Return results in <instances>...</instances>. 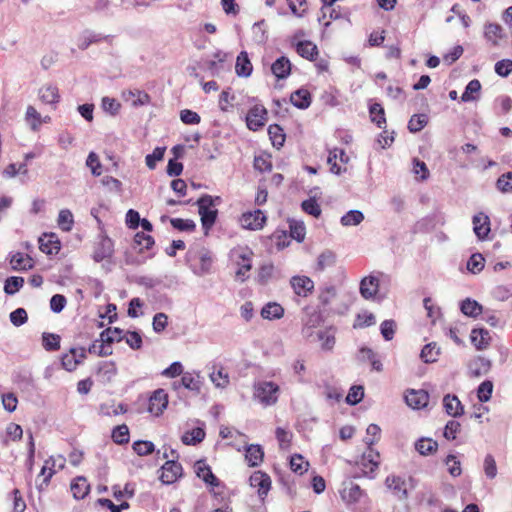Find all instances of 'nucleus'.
<instances>
[{
    "mask_svg": "<svg viewBox=\"0 0 512 512\" xmlns=\"http://www.w3.org/2000/svg\"><path fill=\"white\" fill-rule=\"evenodd\" d=\"M219 199V197L214 199L211 195L206 194L200 197L196 202L205 234L208 233L216 222L218 211L213 207L215 206V201H218Z\"/></svg>",
    "mask_w": 512,
    "mask_h": 512,
    "instance_id": "nucleus-1",
    "label": "nucleus"
},
{
    "mask_svg": "<svg viewBox=\"0 0 512 512\" xmlns=\"http://www.w3.org/2000/svg\"><path fill=\"white\" fill-rule=\"evenodd\" d=\"M279 390L272 381H260L254 384V397L264 406H271L277 402Z\"/></svg>",
    "mask_w": 512,
    "mask_h": 512,
    "instance_id": "nucleus-2",
    "label": "nucleus"
},
{
    "mask_svg": "<svg viewBox=\"0 0 512 512\" xmlns=\"http://www.w3.org/2000/svg\"><path fill=\"white\" fill-rule=\"evenodd\" d=\"M194 260L196 263L191 264L193 273L197 276H204L210 273L213 258L210 251L205 248H201L193 254H189V260Z\"/></svg>",
    "mask_w": 512,
    "mask_h": 512,
    "instance_id": "nucleus-3",
    "label": "nucleus"
},
{
    "mask_svg": "<svg viewBox=\"0 0 512 512\" xmlns=\"http://www.w3.org/2000/svg\"><path fill=\"white\" fill-rule=\"evenodd\" d=\"M231 259L238 266L236 276L244 281L246 279V273L251 270V256L252 252L248 248H234L230 253Z\"/></svg>",
    "mask_w": 512,
    "mask_h": 512,
    "instance_id": "nucleus-4",
    "label": "nucleus"
},
{
    "mask_svg": "<svg viewBox=\"0 0 512 512\" xmlns=\"http://www.w3.org/2000/svg\"><path fill=\"white\" fill-rule=\"evenodd\" d=\"M229 57V54L222 51L217 50L212 59H206L201 62V68L208 72V74L212 77L219 76L223 71H225V63Z\"/></svg>",
    "mask_w": 512,
    "mask_h": 512,
    "instance_id": "nucleus-5",
    "label": "nucleus"
},
{
    "mask_svg": "<svg viewBox=\"0 0 512 512\" xmlns=\"http://www.w3.org/2000/svg\"><path fill=\"white\" fill-rule=\"evenodd\" d=\"M266 222L264 213L257 209L255 211L245 212L240 217V224L243 228L249 230H258L263 228Z\"/></svg>",
    "mask_w": 512,
    "mask_h": 512,
    "instance_id": "nucleus-6",
    "label": "nucleus"
},
{
    "mask_svg": "<svg viewBox=\"0 0 512 512\" xmlns=\"http://www.w3.org/2000/svg\"><path fill=\"white\" fill-rule=\"evenodd\" d=\"M341 499L348 506L356 505L360 503L362 499H366V493L360 488L359 485L350 483L348 486L344 487L340 492Z\"/></svg>",
    "mask_w": 512,
    "mask_h": 512,
    "instance_id": "nucleus-7",
    "label": "nucleus"
},
{
    "mask_svg": "<svg viewBox=\"0 0 512 512\" xmlns=\"http://www.w3.org/2000/svg\"><path fill=\"white\" fill-rule=\"evenodd\" d=\"M267 110L261 105L252 107L247 116L246 122L250 130L256 131L265 125Z\"/></svg>",
    "mask_w": 512,
    "mask_h": 512,
    "instance_id": "nucleus-8",
    "label": "nucleus"
},
{
    "mask_svg": "<svg viewBox=\"0 0 512 512\" xmlns=\"http://www.w3.org/2000/svg\"><path fill=\"white\" fill-rule=\"evenodd\" d=\"M161 470L160 480L164 484H172L182 475V466L175 460L166 461Z\"/></svg>",
    "mask_w": 512,
    "mask_h": 512,
    "instance_id": "nucleus-9",
    "label": "nucleus"
},
{
    "mask_svg": "<svg viewBox=\"0 0 512 512\" xmlns=\"http://www.w3.org/2000/svg\"><path fill=\"white\" fill-rule=\"evenodd\" d=\"M168 405V395L163 389L153 392L149 398L148 410L151 414L159 416L163 413Z\"/></svg>",
    "mask_w": 512,
    "mask_h": 512,
    "instance_id": "nucleus-10",
    "label": "nucleus"
},
{
    "mask_svg": "<svg viewBox=\"0 0 512 512\" xmlns=\"http://www.w3.org/2000/svg\"><path fill=\"white\" fill-rule=\"evenodd\" d=\"M250 485L258 489V495L263 501L271 488V479L266 473L255 471L250 476Z\"/></svg>",
    "mask_w": 512,
    "mask_h": 512,
    "instance_id": "nucleus-11",
    "label": "nucleus"
},
{
    "mask_svg": "<svg viewBox=\"0 0 512 512\" xmlns=\"http://www.w3.org/2000/svg\"><path fill=\"white\" fill-rule=\"evenodd\" d=\"M114 252L113 241L106 235H101L99 237V241L93 252V259L96 262H101L102 260L109 258L112 256Z\"/></svg>",
    "mask_w": 512,
    "mask_h": 512,
    "instance_id": "nucleus-12",
    "label": "nucleus"
},
{
    "mask_svg": "<svg viewBox=\"0 0 512 512\" xmlns=\"http://www.w3.org/2000/svg\"><path fill=\"white\" fill-rule=\"evenodd\" d=\"M173 385L175 388L183 386L187 390H190L195 393H200L202 386V378L199 372H185L181 377L180 383L177 384L176 382H174Z\"/></svg>",
    "mask_w": 512,
    "mask_h": 512,
    "instance_id": "nucleus-13",
    "label": "nucleus"
},
{
    "mask_svg": "<svg viewBox=\"0 0 512 512\" xmlns=\"http://www.w3.org/2000/svg\"><path fill=\"white\" fill-rule=\"evenodd\" d=\"M290 284L300 297H307L314 289V282L307 276H293Z\"/></svg>",
    "mask_w": 512,
    "mask_h": 512,
    "instance_id": "nucleus-14",
    "label": "nucleus"
},
{
    "mask_svg": "<svg viewBox=\"0 0 512 512\" xmlns=\"http://www.w3.org/2000/svg\"><path fill=\"white\" fill-rule=\"evenodd\" d=\"M407 405L413 409H421L427 406L429 394L424 390H411L405 395Z\"/></svg>",
    "mask_w": 512,
    "mask_h": 512,
    "instance_id": "nucleus-15",
    "label": "nucleus"
},
{
    "mask_svg": "<svg viewBox=\"0 0 512 512\" xmlns=\"http://www.w3.org/2000/svg\"><path fill=\"white\" fill-rule=\"evenodd\" d=\"M360 294L366 299H372L379 290V279L375 276L369 275L364 277L360 282Z\"/></svg>",
    "mask_w": 512,
    "mask_h": 512,
    "instance_id": "nucleus-16",
    "label": "nucleus"
},
{
    "mask_svg": "<svg viewBox=\"0 0 512 512\" xmlns=\"http://www.w3.org/2000/svg\"><path fill=\"white\" fill-rule=\"evenodd\" d=\"M484 37L492 46L497 47L506 34L499 24L488 23L484 27Z\"/></svg>",
    "mask_w": 512,
    "mask_h": 512,
    "instance_id": "nucleus-17",
    "label": "nucleus"
},
{
    "mask_svg": "<svg viewBox=\"0 0 512 512\" xmlns=\"http://www.w3.org/2000/svg\"><path fill=\"white\" fill-rule=\"evenodd\" d=\"M9 263L14 271H27L33 267L32 258L22 252L10 254Z\"/></svg>",
    "mask_w": 512,
    "mask_h": 512,
    "instance_id": "nucleus-18",
    "label": "nucleus"
},
{
    "mask_svg": "<svg viewBox=\"0 0 512 512\" xmlns=\"http://www.w3.org/2000/svg\"><path fill=\"white\" fill-rule=\"evenodd\" d=\"M473 230L476 236L483 240L490 232V220L489 217L480 212L473 216Z\"/></svg>",
    "mask_w": 512,
    "mask_h": 512,
    "instance_id": "nucleus-19",
    "label": "nucleus"
},
{
    "mask_svg": "<svg viewBox=\"0 0 512 512\" xmlns=\"http://www.w3.org/2000/svg\"><path fill=\"white\" fill-rule=\"evenodd\" d=\"M385 484L399 499H405L407 497L406 482L402 477L390 475L386 478Z\"/></svg>",
    "mask_w": 512,
    "mask_h": 512,
    "instance_id": "nucleus-20",
    "label": "nucleus"
},
{
    "mask_svg": "<svg viewBox=\"0 0 512 512\" xmlns=\"http://www.w3.org/2000/svg\"><path fill=\"white\" fill-rule=\"evenodd\" d=\"M291 67L290 60L285 56H281L271 65V71L278 80H281L286 79L290 75Z\"/></svg>",
    "mask_w": 512,
    "mask_h": 512,
    "instance_id": "nucleus-21",
    "label": "nucleus"
},
{
    "mask_svg": "<svg viewBox=\"0 0 512 512\" xmlns=\"http://www.w3.org/2000/svg\"><path fill=\"white\" fill-rule=\"evenodd\" d=\"M311 341L318 340L321 342V348L325 351H331L335 345V329L333 327L320 330L316 333L315 338Z\"/></svg>",
    "mask_w": 512,
    "mask_h": 512,
    "instance_id": "nucleus-22",
    "label": "nucleus"
},
{
    "mask_svg": "<svg viewBox=\"0 0 512 512\" xmlns=\"http://www.w3.org/2000/svg\"><path fill=\"white\" fill-rule=\"evenodd\" d=\"M253 66L246 51H241L236 58L235 72L239 77H249Z\"/></svg>",
    "mask_w": 512,
    "mask_h": 512,
    "instance_id": "nucleus-23",
    "label": "nucleus"
},
{
    "mask_svg": "<svg viewBox=\"0 0 512 512\" xmlns=\"http://www.w3.org/2000/svg\"><path fill=\"white\" fill-rule=\"evenodd\" d=\"M443 406L446 413L452 417H459L464 413V408L455 395H445L443 398Z\"/></svg>",
    "mask_w": 512,
    "mask_h": 512,
    "instance_id": "nucleus-24",
    "label": "nucleus"
},
{
    "mask_svg": "<svg viewBox=\"0 0 512 512\" xmlns=\"http://www.w3.org/2000/svg\"><path fill=\"white\" fill-rule=\"evenodd\" d=\"M336 160H340L342 163H348L349 157L343 149L335 148L329 152L327 162L331 166L330 171L334 174H341L342 170L337 165Z\"/></svg>",
    "mask_w": 512,
    "mask_h": 512,
    "instance_id": "nucleus-25",
    "label": "nucleus"
},
{
    "mask_svg": "<svg viewBox=\"0 0 512 512\" xmlns=\"http://www.w3.org/2000/svg\"><path fill=\"white\" fill-rule=\"evenodd\" d=\"M39 98L46 104H57L60 99L59 90L55 85H44L39 89Z\"/></svg>",
    "mask_w": 512,
    "mask_h": 512,
    "instance_id": "nucleus-26",
    "label": "nucleus"
},
{
    "mask_svg": "<svg viewBox=\"0 0 512 512\" xmlns=\"http://www.w3.org/2000/svg\"><path fill=\"white\" fill-rule=\"evenodd\" d=\"M322 317L319 313L313 312L307 316L303 321L302 335L306 339H311L314 336L313 329L320 325Z\"/></svg>",
    "mask_w": 512,
    "mask_h": 512,
    "instance_id": "nucleus-27",
    "label": "nucleus"
},
{
    "mask_svg": "<svg viewBox=\"0 0 512 512\" xmlns=\"http://www.w3.org/2000/svg\"><path fill=\"white\" fill-rule=\"evenodd\" d=\"M71 492L76 499H83L89 493L90 485L83 476L76 477L70 486Z\"/></svg>",
    "mask_w": 512,
    "mask_h": 512,
    "instance_id": "nucleus-28",
    "label": "nucleus"
},
{
    "mask_svg": "<svg viewBox=\"0 0 512 512\" xmlns=\"http://www.w3.org/2000/svg\"><path fill=\"white\" fill-rule=\"evenodd\" d=\"M471 342L477 350L486 349L490 342V334L485 329H473L471 332Z\"/></svg>",
    "mask_w": 512,
    "mask_h": 512,
    "instance_id": "nucleus-29",
    "label": "nucleus"
},
{
    "mask_svg": "<svg viewBox=\"0 0 512 512\" xmlns=\"http://www.w3.org/2000/svg\"><path fill=\"white\" fill-rule=\"evenodd\" d=\"M290 101L295 107L306 109L311 104V95L307 89L301 88L291 94Z\"/></svg>",
    "mask_w": 512,
    "mask_h": 512,
    "instance_id": "nucleus-30",
    "label": "nucleus"
},
{
    "mask_svg": "<svg viewBox=\"0 0 512 512\" xmlns=\"http://www.w3.org/2000/svg\"><path fill=\"white\" fill-rule=\"evenodd\" d=\"M263 457L264 452L260 445L251 444L247 446L245 458L249 466L256 467L260 465L263 461Z\"/></svg>",
    "mask_w": 512,
    "mask_h": 512,
    "instance_id": "nucleus-31",
    "label": "nucleus"
},
{
    "mask_svg": "<svg viewBox=\"0 0 512 512\" xmlns=\"http://www.w3.org/2000/svg\"><path fill=\"white\" fill-rule=\"evenodd\" d=\"M195 468L197 476L201 478L205 483L212 486H218V479L212 473L210 467L207 466L203 461H198L195 465Z\"/></svg>",
    "mask_w": 512,
    "mask_h": 512,
    "instance_id": "nucleus-32",
    "label": "nucleus"
},
{
    "mask_svg": "<svg viewBox=\"0 0 512 512\" xmlns=\"http://www.w3.org/2000/svg\"><path fill=\"white\" fill-rule=\"evenodd\" d=\"M460 309L464 315L472 318H476L483 311L482 305L471 298H466L463 300L460 304Z\"/></svg>",
    "mask_w": 512,
    "mask_h": 512,
    "instance_id": "nucleus-33",
    "label": "nucleus"
},
{
    "mask_svg": "<svg viewBox=\"0 0 512 512\" xmlns=\"http://www.w3.org/2000/svg\"><path fill=\"white\" fill-rule=\"evenodd\" d=\"M283 315L284 308L276 302L267 303L261 310V316L268 320L280 319Z\"/></svg>",
    "mask_w": 512,
    "mask_h": 512,
    "instance_id": "nucleus-34",
    "label": "nucleus"
},
{
    "mask_svg": "<svg viewBox=\"0 0 512 512\" xmlns=\"http://www.w3.org/2000/svg\"><path fill=\"white\" fill-rule=\"evenodd\" d=\"M297 53L308 60H314L318 55V48L311 41H299L296 44Z\"/></svg>",
    "mask_w": 512,
    "mask_h": 512,
    "instance_id": "nucleus-35",
    "label": "nucleus"
},
{
    "mask_svg": "<svg viewBox=\"0 0 512 512\" xmlns=\"http://www.w3.org/2000/svg\"><path fill=\"white\" fill-rule=\"evenodd\" d=\"M438 443L431 438H420L415 442L416 451L423 456H428L437 451Z\"/></svg>",
    "mask_w": 512,
    "mask_h": 512,
    "instance_id": "nucleus-36",
    "label": "nucleus"
},
{
    "mask_svg": "<svg viewBox=\"0 0 512 512\" xmlns=\"http://www.w3.org/2000/svg\"><path fill=\"white\" fill-rule=\"evenodd\" d=\"M103 37L93 31H84L78 39V48L86 50L91 44L100 42Z\"/></svg>",
    "mask_w": 512,
    "mask_h": 512,
    "instance_id": "nucleus-37",
    "label": "nucleus"
},
{
    "mask_svg": "<svg viewBox=\"0 0 512 512\" xmlns=\"http://www.w3.org/2000/svg\"><path fill=\"white\" fill-rule=\"evenodd\" d=\"M371 121L375 123L379 128H383L386 124L384 108L379 103H374L369 108Z\"/></svg>",
    "mask_w": 512,
    "mask_h": 512,
    "instance_id": "nucleus-38",
    "label": "nucleus"
},
{
    "mask_svg": "<svg viewBox=\"0 0 512 512\" xmlns=\"http://www.w3.org/2000/svg\"><path fill=\"white\" fill-rule=\"evenodd\" d=\"M61 364L65 370L74 371L80 364V359L77 358V349L71 348L69 353L64 354L61 358Z\"/></svg>",
    "mask_w": 512,
    "mask_h": 512,
    "instance_id": "nucleus-39",
    "label": "nucleus"
},
{
    "mask_svg": "<svg viewBox=\"0 0 512 512\" xmlns=\"http://www.w3.org/2000/svg\"><path fill=\"white\" fill-rule=\"evenodd\" d=\"M481 90V83L477 79L471 80L467 86L465 87V90L461 96V100L463 102H471L477 99L474 94H478Z\"/></svg>",
    "mask_w": 512,
    "mask_h": 512,
    "instance_id": "nucleus-40",
    "label": "nucleus"
},
{
    "mask_svg": "<svg viewBox=\"0 0 512 512\" xmlns=\"http://www.w3.org/2000/svg\"><path fill=\"white\" fill-rule=\"evenodd\" d=\"M57 465V460L55 457L51 456L47 460H45L44 465L41 468L40 475H45V471H49L46 478L43 479V483L39 485V489H43V485L48 486L50 479L55 474V467Z\"/></svg>",
    "mask_w": 512,
    "mask_h": 512,
    "instance_id": "nucleus-41",
    "label": "nucleus"
},
{
    "mask_svg": "<svg viewBox=\"0 0 512 512\" xmlns=\"http://www.w3.org/2000/svg\"><path fill=\"white\" fill-rule=\"evenodd\" d=\"M205 438V431L200 428H194L191 431L186 432L182 436V442L185 445H196L197 443H200Z\"/></svg>",
    "mask_w": 512,
    "mask_h": 512,
    "instance_id": "nucleus-42",
    "label": "nucleus"
},
{
    "mask_svg": "<svg viewBox=\"0 0 512 512\" xmlns=\"http://www.w3.org/2000/svg\"><path fill=\"white\" fill-rule=\"evenodd\" d=\"M364 220V214L360 210H350L341 217L343 226H357Z\"/></svg>",
    "mask_w": 512,
    "mask_h": 512,
    "instance_id": "nucleus-43",
    "label": "nucleus"
},
{
    "mask_svg": "<svg viewBox=\"0 0 512 512\" xmlns=\"http://www.w3.org/2000/svg\"><path fill=\"white\" fill-rule=\"evenodd\" d=\"M440 348L437 347L436 343H429L421 350L420 357L425 363H433L439 356Z\"/></svg>",
    "mask_w": 512,
    "mask_h": 512,
    "instance_id": "nucleus-44",
    "label": "nucleus"
},
{
    "mask_svg": "<svg viewBox=\"0 0 512 512\" xmlns=\"http://www.w3.org/2000/svg\"><path fill=\"white\" fill-rule=\"evenodd\" d=\"M336 262V255L330 251H323L317 259V270L324 271L325 269L334 266Z\"/></svg>",
    "mask_w": 512,
    "mask_h": 512,
    "instance_id": "nucleus-45",
    "label": "nucleus"
},
{
    "mask_svg": "<svg viewBox=\"0 0 512 512\" xmlns=\"http://www.w3.org/2000/svg\"><path fill=\"white\" fill-rule=\"evenodd\" d=\"M268 134L274 147L280 148L283 146L285 142V134L279 125H270L268 128Z\"/></svg>",
    "mask_w": 512,
    "mask_h": 512,
    "instance_id": "nucleus-46",
    "label": "nucleus"
},
{
    "mask_svg": "<svg viewBox=\"0 0 512 512\" xmlns=\"http://www.w3.org/2000/svg\"><path fill=\"white\" fill-rule=\"evenodd\" d=\"M57 223L61 230L66 232L71 231L74 224V217L72 212L68 209L60 210Z\"/></svg>",
    "mask_w": 512,
    "mask_h": 512,
    "instance_id": "nucleus-47",
    "label": "nucleus"
},
{
    "mask_svg": "<svg viewBox=\"0 0 512 512\" xmlns=\"http://www.w3.org/2000/svg\"><path fill=\"white\" fill-rule=\"evenodd\" d=\"M101 340L106 342L109 346L114 342H120L123 336V330L119 328H108L101 332Z\"/></svg>",
    "mask_w": 512,
    "mask_h": 512,
    "instance_id": "nucleus-48",
    "label": "nucleus"
},
{
    "mask_svg": "<svg viewBox=\"0 0 512 512\" xmlns=\"http://www.w3.org/2000/svg\"><path fill=\"white\" fill-rule=\"evenodd\" d=\"M25 118L34 131H37L42 124L41 114L31 105L26 109Z\"/></svg>",
    "mask_w": 512,
    "mask_h": 512,
    "instance_id": "nucleus-49",
    "label": "nucleus"
},
{
    "mask_svg": "<svg viewBox=\"0 0 512 512\" xmlns=\"http://www.w3.org/2000/svg\"><path fill=\"white\" fill-rule=\"evenodd\" d=\"M126 100H131L132 106L138 107L146 105L150 102V96L140 90L129 91Z\"/></svg>",
    "mask_w": 512,
    "mask_h": 512,
    "instance_id": "nucleus-50",
    "label": "nucleus"
},
{
    "mask_svg": "<svg viewBox=\"0 0 512 512\" xmlns=\"http://www.w3.org/2000/svg\"><path fill=\"white\" fill-rule=\"evenodd\" d=\"M42 344L47 351H56L60 348V336L53 333L42 334Z\"/></svg>",
    "mask_w": 512,
    "mask_h": 512,
    "instance_id": "nucleus-51",
    "label": "nucleus"
},
{
    "mask_svg": "<svg viewBox=\"0 0 512 512\" xmlns=\"http://www.w3.org/2000/svg\"><path fill=\"white\" fill-rule=\"evenodd\" d=\"M485 259L480 253H474L470 256L467 261V269L473 273L477 274L481 272L484 268Z\"/></svg>",
    "mask_w": 512,
    "mask_h": 512,
    "instance_id": "nucleus-52",
    "label": "nucleus"
},
{
    "mask_svg": "<svg viewBox=\"0 0 512 512\" xmlns=\"http://www.w3.org/2000/svg\"><path fill=\"white\" fill-rule=\"evenodd\" d=\"M264 24L265 22L262 20L252 26L253 41L257 44H264L268 38Z\"/></svg>",
    "mask_w": 512,
    "mask_h": 512,
    "instance_id": "nucleus-53",
    "label": "nucleus"
},
{
    "mask_svg": "<svg viewBox=\"0 0 512 512\" xmlns=\"http://www.w3.org/2000/svg\"><path fill=\"white\" fill-rule=\"evenodd\" d=\"M210 380L217 388H225L229 384V375L221 367L210 374Z\"/></svg>",
    "mask_w": 512,
    "mask_h": 512,
    "instance_id": "nucleus-54",
    "label": "nucleus"
},
{
    "mask_svg": "<svg viewBox=\"0 0 512 512\" xmlns=\"http://www.w3.org/2000/svg\"><path fill=\"white\" fill-rule=\"evenodd\" d=\"M24 285V279L22 277L11 276L5 281L4 291L8 295H13Z\"/></svg>",
    "mask_w": 512,
    "mask_h": 512,
    "instance_id": "nucleus-55",
    "label": "nucleus"
},
{
    "mask_svg": "<svg viewBox=\"0 0 512 512\" xmlns=\"http://www.w3.org/2000/svg\"><path fill=\"white\" fill-rule=\"evenodd\" d=\"M427 124V116L425 114H414L409 122L408 129L412 133L421 131Z\"/></svg>",
    "mask_w": 512,
    "mask_h": 512,
    "instance_id": "nucleus-56",
    "label": "nucleus"
},
{
    "mask_svg": "<svg viewBox=\"0 0 512 512\" xmlns=\"http://www.w3.org/2000/svg\"><path fill=\"white\" fill-rule=\"evenodd\" d=\"M112 439L117 444H125L129 441V429L125 424L118 425L112 431Z\"/></svg>",
    "mask_w": 512,
    "mask_h": 512,
    "instance_id": "nucleus-57",
    "label": "nucleus"
},
{
    "mask_svg": "<svg viewBox=\"0 0 512 512\" xmlns=\"http://www.w3.org/2000/svg\"><path fill=\"white\" fill-rule=\"evenodd\" d=\"M336 295V287L333 285H329L320 289L318 299L323 306H327L332 302Z\"/></svg>",
    "mask_w": 512,
    "mask_h": 512,
    "instance_id": "nucleus-58",
    "label": "nucleus"
},
{
    "mask_svg": "<svg viewBox=\"0 0 512 512\" xmlns=\"http://www.w3.org/2000/svg\"><path fill=\"white\" fill-rule=\"evenodd\" d=\"M89 353L96 354L98 356H109L112 354V348L106 342H103L101 339L95 341L92 345H90L88 349Z\"/></svg>",
    "mask_w": 512,
    "mask_h": 512,
    "instance_id": "nucleus-59",
    "label": "nucleus"
},
{
    "mask_svg": "<svg viewBox=\"0 0 512 512\" xmlns=\"http://www.w3.org/2000/svg\"><path fill=\"white\" fill-rule=\"evenodd\" d=\"M309 463L304 460V457L300 454H294L290 460V467L292 471L298 474H303L307 471Z\"/></svg>",
    "mask_w": 512,
    "mask_h": 512,
    "instance_id": "nucleus-60",
    "label": "nucleus"
},
{
    "mask_svg": "<svg viewBox=\"0 0 512 512\" xmlns=\"http://www.w3.org/2000/svg\"><path fill=\"white\" fill-rule=\"evenodd\" d=\"M165 150V147H156L151 154L146 155L145 163L149 169H155L157 162L163 159Z\"/></svg>",
    "mask_w": 512,
    "mask_h": 512,
    "instance_id": "nucleus-61",
    "label": "nucleus"
},
{
    "mask_svg": "<svg viewBox=\"0 0 512 512\" xmlns=\"http://www.w3.org/2000/svg\"><path fill=\"white\" fill-rule=\"evenodd\" d=\"M493 392V383L489 380L483 381L477 389V397L480 402H487L490 400Z\"/></svg>",
    "mask_w": 512,
    "mask_h": 512,
    "instance_id": "nucleus-62",
    "label": "nucleus"
},
{
    "mask_svg": "<svg viewBox=\"0 0 512 512\" xmlns=\"http://www.w3.org/2000/svg\"><path fill=\"white\" fill-rule=\"evenodd\" d=\"M290 235L293 239L298 242H302L306 235V228L302 222L291 221L290 225Z\"/></svg>",
    "mask_w": 512,
    "mask_h": 512,
    "instance_id": "nucleus-63",
    "label": "nucleus"
},
{
    "mask_svg": "<svg viewBox=\"0 0 512 512\" xmlns=\"http://www.w3.org/2000/svg\"><path fill=\"white\" fill-rule=\"evenodd\" d=\"M301 207L304 212L314 217H319L321 215V208L316 199L309 198L304 200L301 204Z\"/></svg>",
    "mask_w": 512,
    "mask_h": 512,
    "instance_id": "nucleus-64",
    "label": "nucleus"
}]
</instances>
